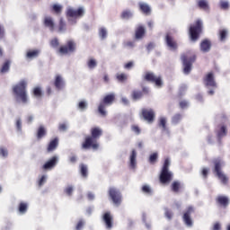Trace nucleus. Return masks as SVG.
I'll list each match as a JSON object with an SVG mask.
<instances>
[{
	"label": "nucleus",
	"instance_id": "f257e3e1",
	"mask_svg": "<svg viewBox=\"0 0 230 230\" xmlns=\"http://www.w3.org/2000/svg\"><path fill=\"white\" fill-rule=\"evenodd\" d=\"M90 134L84 137V141L82 143L83 150H89L93 148V150H98L100 147V144H98V140L101 136H103V129L100 127H93L90 129Z\"/></svg>",
	"mask_w": 230,
	"mask_h": 230
},
{
	"label": "nucleus",
	"instance_id": "f03ea898",
	"mask_svg": "<svg viewBox=\"0 0 230 230\" xmlns=\"http://www.w3.org/2000/svg\"><path fill=\"white\" fill-rule=\"evenodd\" d=\"M27 86L28 84L26 81L22 80L13 87V93L15 96L16 101L21 102L22 103H28Z\"/></svg>",
	"mask_w": 230,
	"mask_h": 230
},
{
	"label": "nucleus",
	"instance_id": "7ed1b4c3",
	"mask_svg": "<svg viewBox=\"0 0 230 230\" xmlns=\"http://www.w3.org/2000/svg\"><path fill=\"white\" fill-rule=\"evenodd\" d=\"M214 163V169L213 173L216 175V177L220 181L221 184L224 186H227L229 184V176L224 172V161L220 158H217L213 161Z\"/></svg>",
	"mask_w": 230,
	"mask_h": 230
},
{
	"label": "nucleus",
	"instance_id": "20e7f679",
	"mask_svg": "<svg viewBox=\"0 0 230 230\" xmlns=\"http://www.w3.org/2000/svg\"><path fill=\"white\" fill-rule=\"evenodd\" d=\"M197 60V55L190 50L181 55V62L183 64V73L190 75L191 73V66Z\"/></svg>",
	"mask_w": 230,
	"mask_h": 230
},
{
	"label": "nucleus",
	"instance_id": "39448f33",
	"mask_svg": "<svg viewBox=\"0 0 230 230\" xmlns=\"http://www.w3.org/2000/svg\"><path fill=\"white\" fill-rule=\"evenodd\" d=\"M203 23L200 20H196L194 24H191L189 28V35L192 42H197L200 39L202 33Z\"/></svg>",
	"mask_w": 230,
	"mask_h": 230
},
{
	"label": "nucleus",
	"instance_id": "423d86ee",
	"mask_svg": "<svg viewBox=\"0 0 230 230\" xmlns=\"http://www.w3.org/2000/svg\"><path fill=\"white\" fill-rule=\"evenodd\" d=\"M114 100H116V95L114 93H109L104 96L102 102H100L98 106L99 114L105 118V116H107V111H105V107H107V105H112V103H114Z\"/></svg>",
	"mask_w": 230,
	"mask_h": 230
},
{
	"label": "nucleus",
	"instance_id": "0eeeda50",
	"mask_svg": "<svg viewBox=\"0 0 230 230\" xmlns=\"http://www.w3.org/2000/svg\"><path fill=\"white\" fill-rule=\"evenodd\" d=\"M76 51V42L73 40H68L66 45H62L58 49L59 55H70V53H75Z\"/></svg>",
	"mask_w": 230,
	"mask_h": 230
},
{
	"label": "nucleus",
	"instance_id": "6e6552de",
	"mask_svg": "<svg viewBox=\"0 0 230 230\" xmlns=\"http://www.w3.org/2000/svg\"><path fill=\"white\" fill-rule=\"evenodd\" d=\"M143 80L155 84L156 87H163V78L155 75L154 72H146L143 76Z\"/></svg>",
	"mask_w": 230,
	"mask_h": 230
},
{
	"label": "nucleus",
	"instance_id": "1a4fd4ad",
	"mask_svg": "<svg viewBox=\"0 0 230 230\" xmlns=\"http://www.w3.org/2000/svg\"><path fill=\"white\" fill-rule=\"evenodd\" d=\"M193 213H195V208H193V206L187 207L183 213L182 219L188 227H191L193 226V220H191V215H193Z\"/></svg>",
	"mask_w": 230,
	"mask_h": 230
},
{
	"label": "nucleus",
	"instance_id": "9d476101",
	"mask_svg": "<svg viewBox=\"0 0 230 230\" xmlns=\"http://www.w3.org/2000/svg\"><path fill=\"white\" fill-rule=\"evenodd\" d=\"M109 196L115 206H119L121 204V192H119V190L111 187L109 189Z\"/></svg>",
	"mask_w": 230,
	"mask_h": 230
},
{
	"label": "nucleus",
	"instance_id": "9b49d317",
	"mask_svg": "<svg viewBox=\"0 0 230 230\" xmlns=\"http://www.w3.org/2000/svg\"><path fill=\"white\" fill-rule=\"evenodd\" d=\"M141 118L148 123H154L155 119V111L152 109L143 108L140 113Z\"/></svg>",
	"mask_w": 230,
	"mask_h": 230
},
{
	"label": "nucleus",
	"instance_id": "f8f14e48",
	"mask_svg": "<svg viewBox=\"0 0 230 230\" xmlns=\"http://www.w3.org/2000/svg\"><path fill=\"white\" fill-rule=\"evenodd\" d=\"M84 7H79L78 9L68 8L66 11L67 17H72L73 19H80V17H84Z\"/></svg>",
	"mask_w": 230,
	"mask_h": 230
},
{
	"label": "nucleus",
	"instance_id": "ddd939ff",
	"mask_svg": "<svg viewBox=\"0 0 230 230\" xmlns=\"http://www.w3.org/2000/svg\"><path fill=\"white\" fill-rule=\"evenodd\" d=\"M149 93H150V90L148 89V87L142 86V91L134 90L131 93V98L135 102H137V100H141V98H143L144 95H147V94H149Z\"/></svg>",
	"mask_w": 230,
	"mask_h": 230
},
{
	"label": "nucleus",
	"instance_id": "4468645a",
	"mask_svg": "<svg viewBox=\"0 0 230 230\" xmlns=\"http://www.w3.org/2000/svg\"><path fill=\"white\" fill-rule=\"evenodd\" d=\"M230 199L229 197L226 195H218L216 198V204L218 206V208H222L223 209H227L229 207Z\"/></svg>",
	"mask_w": 230,
	"mask_h": 230
},
{
	"label": "nucleus",
	"instance_id": "2eb2a0df",
	"mask_svg": "<svg viewBox=\"0 0 230 230\" xmlns=\"http://www.w3.org/2000/svg\"><path fill=\"white\" fill-rule=\"evenodd\" d=\"M160 182L162 184H168L173 179V174L170 171L162 170L160 172Z\"/></svg>",
	"mask_w": 230,
	"mask_h": 230
},
{
	"label": "nucleus",
	"instance_id": "dca6fc26",
	"mask_svg": "<svg viewBox=\"0 0 230 230\" xmlns=\"http://www.w3.org/2000/svg\"><path fill=\"white\" fill-rule=\"evenodd\" d=\"M203 82L206 87H214L217 88V81H215V75L213 72H209L203 78Z\"/></svg>",
	"mask_w": 230,
	"mask_h": 230
},
{
	"label": "nucleus",
	"instance_id": "f3484780",
	"mask_svg": "<svg viewBox=\"0 0 230 230\" xmlns=\"http://www.w3.org/2000/svg\"><path fill=\"white\" fill-rule=\"evenodd\" d=\"M53 85L57 89V91H62V89L66 87V82L64 81L62 75H57L55 76Z\"/></svg>",
	"mask_w": 230,
	"mask_h": 230
},
{
	"label": "nucleus",
	"instance_id": "a211bd4d",
	"mask_svg": "<svg viewBox=\"0 0 230 230\" xmlns=\"http://www.w3.org/2000/svg\"><path fill=\"white\" fill-rule=\"evenodd\" d=\"M102 221L106 226V229H112V224L114 222V217L111 212H106L102 216Z\"/></svg>",
	"mask_w": 230,
	"mask_h": 230
},
{
	"label": "nucleus",
	"instance_id": "6ab92c4d",
	"mask_svg": "<svg viewBox=\"0 0 230 230\" xmlns=\"http://www.w3.org/2000/svg\"><path fill=\"white\" fill-rule=\"evenodd\" d=\"M58 163V156H52L49 161H47L43 166L42 170H53L57 166V164Z\"/></svg>",
	"mask_w": 230,
	"mask_h": 230
},
{
	"label": "nucleus",
	"instance_id": "aec40b11",
	"mask_svg": "<svg viewBox=\"0 0 230 230\" xmlns=\"http://www.w3.org/2000/svg\"><path fill=\"white\" fill-rule=\"evenodd\" d=\"M211 40L208 39H205L201 40L199 44V49L202 53H208L211 50Z\"/></svg>",
	"mask_w": 230,
	"mask_h": 230
},
{
	"label": "nucleus",
	"instance_id": "412c9836",
	"mask_svg": "<svg viewBox=\"0 0 230 230\" xmlns=\"http://www.w3.org/2000/svg\"><path fill=\"white\" fill-rule=\"evenodd\" d=\"M183 188L184 185L180 181H174L171 184V190L172 193H181Z\"/></svg>",
	"mask_w": 230,
	"mask_h": 230
},
{
	"label": "nucleus",
	"instance_id": "4be33fe9",
	"mask_svg": "<svg viewBox=\"0 0 230 230\" xmlns=\"http://www.w3.org/2000/svg\"><path fill=\"white\" fill-rule=\"evenodd\" d=\"M165 42L168 48H170V49H173V50L177 49V41H175V40L173 39V37H172V35L166 34Z\"/></svg>",
	"mask_w": 230,
	"mask_h": 230
},
{
	"label": "nucleus",
	"instance_id": "5701e85b",
	"mask_svg": "<svg viewBox=\"0 0 230 230\" xmlns=\"http://www.w3.org/2000/svg\"><path fill=\"white\" fill-rule=\"evenodd\" d=\"M146 33V31L145 30V26L138 25L135 31V39H137V40H139L143 39V37H145Z\"/></svg>",
	"mask_w": 230,
	"mask_h": 230
},
{
	"label": "nucleus",
	"instance_id": "b1692460",
	"mask_svg": "<svg viewBox=\"0 0 230 230\" xmlns=\"http://www.w3.org/2000/svg\"><path fill=\"white\" fill-rule=\"evenodd\" d=\"M43 24L46 28H49L50 31H55V22L53 21V18L50 16H47L43 20Z\"/></svg>",
	"mask_w": 230,
	"mask_h": 230
},
{
	"label": "nucleus",
	"instance_id": "393cba45",
	"mask_svg": "<svg viewBox=\"0 0 230 230\" xmlns=\"http://www.w3.org/2000/svg\"><path fill=\"white\" fill-rule=\"evenodd\" d=\"M138 6L142 13H145L146 15H150V13L152 12V9H150V5L146 3H140Z\"/></svg>",
	"mask_w": 230,
	"mask_h": 230
},
{
	"label": "nucleus",
	"instance_id": "a878e982",
	"mask_svg": "<svg viewBox=\"0 0 230 230\" xmlns=\"http://www.w3.org/2000/svg\"><path fill=\"white\" fill-rule=\"evenodd\" d=\"M57 146H58V138H54L49 142L47 152H54V150H57Z\"/></svg>",
	"mask_w": 230,
	"mask_h": 230
},
{
	"label": "nucleus",
	"instance_id": "bb28decb",
	"mask_svg": "<svg viewBox=\"0 0 230 230\" xmlns=\"http://www.w3.org/2000/svg\"><path fill=\"white\" fill-rule=\"evenodd\" d=\"M11 64L12 61H10V59H6L0 68V73H2V75H4V73H8L10 71Z\"/></svg>",
	"mask_w": 230,
	"mask_h": 230
},
{
	"label": "nucleus",
	"instance_id": "cd10ccee",
	"mask_svg": "<svg viewBox=\"0 0 230 230\" xmlns=\"http://www.w3.org/2000/svg\"><path fill=\"white\" fill-rule=\"evenodd\" d=\"M198 6L200 10L209 12V4L208 3V0H199Z\"/></svg>",
	"mask_w": 230,
	"mask_h": 230
},
{
	"label": "nucleus",
	"instance_id": "c85d7f7f",
	"mask_svg": "<svg viewBox=\"0 0 230 230\" xmlns=\"http://www.w3.org/2000/svg\"><path fill=\"white\" fill-rule=\"evenodd\" d=\"M46 134H47L46 128H44V126H40L37 130L36 137L39 141H40L42 137H45Z\"/></svg>",
	"mask_w": 230,
	"mask_h": 230
},
{
	"label": "nucleus",
	"instance_id": "c756f323",
	"mask_svg": "<svg viewBox=\"0 0 230 230\" xmlns=\"http://www.w3.org/2000/svg\"><path fill=\"white\" fill-rule=\"evenodd\" d=\"M116 79L120 84H125V82H127V80H128V75L125 73H119L116 75Z\"/></svg>",
	"mask_w": 230,
	"mask_h": 230
},
{
	"label": "nucleus",
	"instance_id": "7c9ffc66",
	"mask_svg": "<svg viewBox=\"0 0 230 230\" xmlns=\"http://www.w3.org/2000/svg\"><path fill=\"white\" fill-rule=\"evenodd\" d=\"M227 136V128L226 126H221L220 129L217 132V137L219 139H222V137Z\"/></svg>",
	"mask_w": 230,
	"mask_h": 230
},
{
	"label": "nucleus",
	"instance_id": "2f4dec72",
	"mask_svg": "<svg viewBox=\"0 0 230 230\" xmlns=\"http://www.w3.org/2000/svg\"><path fill=\"white\" fill-rule=\"evenodd\" d=\"M136 157H137V153L135 151V149H133L130 155L131 168H136Z\"/></svg>",
	"mask_w": 230,
	"mask_h": 230
},
{
	"label": "nucleus",
	"instance_id": "473e14b6",
	"mask_svg": "<svg viewBox=\"0 0 230 230\" xmlns=\"http://www.w3.org/2000/svg\"><path fill=\"white\" fill-rule=\"evenodd\" d=\"M159 159V155L157 153H153L149 155L148 163L150 164H155Z\"/></svg>",
	"mask_w": 230,
	"mask_h": 230
},
{
	"label": "nucleus",
	"instance_id": "72a5a7b5",
	"mask_svg": "<svg viewBox=\"0 0 230 230\" xmlns=\"http://www.w3.org/2000/svg\"><path fill=\"white\" fill-rule=\"evenodd\" d=\"M158 127L163 128L164 131L168 130V128H166V118L162 117L158 120Z\"/></svg>",
	"mask_w": 230,
	"mask_h": 230
},
{
	"label": "nucleus",
	"instance_id": "f704fd0d",
	"mask_svg": "<svg viewBox=\"0 0 230 230\" xmlns=\"http://www.w3.org/2000/svg\"><path fill=\"white\" fill-rule=\"evenodd\" d=\"M79 168H80V173H81L82 177H84V178L87 177V175H88L87 165L81 164L79 165Z\"/></svg>",
	"mask_w": 230,
	"mask_h": 230
},
{
	"label": "nucleus",
	"instance_id": "c9c22d12",
	"mask_svg": "<svg viewBox=\"0 0 230 230\" xmlns=\"http://www.w3.org/2000/svg\"><path fill=\"white\" fill-rule=\"evenodd\" d=\"M182 119V114L176 113L172 118V123L174 125H177V123H181V120Z\"/></svg>",
	"mask_w": 230,
	"mask_h": 230
},
{
	"label": "nucleus",
	"instance_id": "e433bc0d",
	"mask_svg": "<svg viewBox=\"0 0 230 230\" xmlns=\"http://www.w3.org/2000/svg\"><path fill=\"white\" fill-rule=\"evenodd\" d=\"M66 23H65V22H64V19H60L59 20V23H58V31L59 32V33H62V32H64L65 31H66Z\"/></svg>",
	"mask_w": 230,
	"mask_h": 230
},
{
	"label": "nucleus",
	"instance_id": "4c0bfd02",
	"mask_svg": "<svg viewBox=\"0 0 230 230\" xmlns=\"http://www.w3.org/2000/svg\"><path fill=\"white\" fill-rule=\"evenodd\" d=\"M18 211H20V213H22V214L26 213V211H28V204L24 202H21L18 207Z\"/></svg>",
	"mask_w": 230,
	"mask_h": 230
},
{
	"label": "nucleus",
	"instance_id": "58836bf2",
	"mask_svg": "<svg viewBox=\"0 0 230 230\" xmlns=\"http://www.w3.org/2000/svg\"><path fill=\"white\" fill-rule=\"evenodd\" d=\"M87 66H88L89 69H94V67H96V66H98V62H96V59H94V58H90L87 61Z\"/></svg>",
	"mask_w": 230,
	"mask_h": 230
},
{
	"label": "nucleus",
	"instance_id": "ea45409f",
	"mask_svg": "<svg viewBox=\"0 0 230 230\" xmlns=\"http://www.w3.org/2000/svg\"><path fill=\"white\" fill-rule=\"evenodd\" d=\"M121 19H130L132 17V12L129 10L123 11L120 14Z\"/></svg>",
	"mask_w": 230,
	"mask_h": 230
},
{
	"label": "nucleus",
	"instance_id": "a19ab883",
	"mask_svg": "<svg viewBox=\"0 0 230 230\" xmlns=\"http://www.w3.org/2000/svg\"><path fill=\"white\" fill-rule=\"evenodd\" d=\"M39 56V50H30L27 52V58H35Z\"/></svg>",
	"mask_w": 230,
	"mask_h": 230
},
{
	"label": "nucleus",
	"instance_id": "79ce46f5",
	"mask_svg": "<svg viewBox=\"0 0 230 230\" xmlns=\"http://www.w3.org/2000/svg\"><path fill=\"white\" fill-rule=\"evenodd\" d=\"M33 94L36 98H40L42 96V89L40 87H35L33 89Z\"/></svg>",
	"mask_w": 230,
	"mask_h": 230
},
{
	"label": "nucleus",
	"instance_id": "37998d69",
	"mask_svg": "<svg viewBox=\"0 0 230 230\" xmlns=\"http://www.w3.org/2000/svg\"><path fill=\"white\" fill-rule=\"evenodd\" d=\"M141 190L146 195H152V188L150 186L144 185Z\"/></svg>",
	"mask_w": 230,
	"mask_h": 230
},
{
	"label": "nucleus",
	"instance_id": "c03bdc74",
	"mask_svg": "<svg viewBox=\"0 0 230 230\" xmlns=\"http://www.w3.org/2000/svg\"><path fill=\"white\" fill-rule=\"evenodd\" d=\"M131 130L134 132L137 136H139L141 134V128H139L137 125L134 124L131 126Z\"/></svg>",
	"mask_w": 230,
	"mask_h": 230
},
{
	"label": "nucleus",
	"instance_id": "a18cd8bd",
	"mask_svg": "<svg viewBox=\"0 0 230 230\" xmlns=\"http://www.w3.org/2000/svg\"><path fill=\"white\" fill-rule=\"evenodd\" d=\"M51 48H58L60 46V42L58 41V38H54L50 40Z\"/></svg>",
	"mask_w": 230,
	"mask_h": 230
},
{
	"label": "nucleus",
	"instance_id": "49530a36",
	"mask_svg": "<svg viewBox=\"0 0 230 230\" xmlns=\"http://www.w3.org/2000/svg\"><path fill=\"white\" fill-rule=\"evenodd\" d=\"M84 226H85V221H84V219H80L75 226V230L84 229Z\"/></svg>",
	"mask_w": 230,
	"mask_h": 230
},
{
	"label": "nucleus",
	"instance_id": "de8ad7c7",
	"mask_svg": "<svg viewBox=\"0 0 230 230\" xmlns=\"http://www.w3.org/2000/svg\"><path fill=\"white\" fill-rule=\"evenodd\" d=\"M99 35L102 39H107V30H105V28H101L99 30Z\"/></svg>",
	"mask_w": 230,
	"mask_h": 230
},
{
	"label": "nucleus",
	"instance_id": "09e8293b",
	"mask_svg": "<svg viewBox=\"0 0 230 230\" xmlns=\"http://www.w3.org/2000/svg\"><path fill=\"white\" fill-rule=\"evenodd\" d=\"M226 37H227V31L221 30L219 31V39H220V40H226Z\"/></svg>",
	"mask_w": 230,
	"mask_h": 230
},
{
	"label": "nucleus",
	"instance_id": "8fccbe9b",
	"mask_svg": "<svg viewBox=\"0 0 230 230\" xmlns=\"http://www.w3.org/2000/svg\"><path fill=\"white\" fill-rule=\"evenodd\" d=\"M169 168H170V159L166 158L164 160V165L162 167V170L170 171Z\"/></svg>",
	"mask_w": 230,
	"mask_h": 230
},
{
	"label": "nucleus",
	"instance_id": "3c124183",
	"mask_svg": "<svg viewBox=\"0 0 230 230\" xmlns=\"http://www.w3.org/2000/svg\"><path fill=\"white\" fill-rule=\"evenodd\" d=\"M65 193L68 195V197H71V195H73V186H67L65 189Z\"/></svg>",
	"mask_w": 230,
	"mask_h": 230
},
{
	"label": "nucleus",
	"instance_id": "603ef678",
	"mask_svg": "<svg viewBox=\"0 0 230 230\" xmlns=\"http://www.w3.org/2000/svg\"><path fill=\"white\" fill-rule=\"evenodd\" d=\"M208 173H209V169H208V168H203V169L201 170V175H202L203 179H208Z\"/></svg>",
	"mask_w": 230,
	"mask_h": 230
},
{
	"label": "nucleus",
	"instance_id": "864d4df0",
	"mask_svg": "<svg viewBox=\"0 0 230 230\" xmlns=\"http://www.w3.org/2000/svg\"><path fill=\"white\" fill-rule=\"evenodd\" d=\"M0 155H2V157H8V150L4 147H0Z\"/></svg>",
	"mask_w": 230,
	"mask_h": 230
},
{
	"label": "nucleus",
	"instance_id": "5fc2aeb1",
	"mask_svg": "<svg viewBox=\"0 0 230 230\" xmlns=\"http://www.w3.org/2000/svg\"><path fill=\"white\" fill-rule=\"evenodd\" d=\"M165 217H166V218H168V220H172V218L173 217V212H172V210H170V209H166Z\"/></svg>",
	"mask_w": 230,
	"mask_h": 230
},
{
	"label": "nucleus",
	"instance_id": "6e6d98bb",
	"mask_svg": "<svg viewBox=\"0 0 230 230\" xmlns=\"http://www.w3.org/2000/svg\"><path fill=\"white\" fill-rule=\"evenodd\" d=\"M78 108H79L81 111H84V109L87 108V103H86L84 101H81V102L78 103Z\"/></svg>",
	"mask_w": 230,
	"mask_h": 230
},
{
	"label": "nucleus",
	"instance_id": "4d7b16f0",
	"mask_svg": "<svg viewBox=\"0 0 230 230\" xmlns=\"http://www.w3.org/2000/svg\"><path fill=\"white\" fill-rule=\"evenodd\" d=\"M53 10L56 13H60V12H62V7L58 4H54Z\"/></svg>",
	"mask_w": 230,
	"mask_h": 230
},
{
	"label": "nucleus",
	"instance_id": "13d9d810",
	"mask_svg": "<svg viewBox=\"0 0 230 230\" xmlns=\"http://www.w3.org/2000/svg\"><path fill=\"white\" fill-rule=\"evenodd\" d=\"M134 67V62L129 61L124 65V69H132Z\"/></svg>",
	"mask_w": 230,
	"mask_h": 230
},
{
	"label": "nucleus",
	"instance_id": "bf43d9fd",
	"mask_svg": "<svg viewBox=\"0 0 230 230\" xmlns=\"http://www.w3.org/2000/svg\"><path fill=\"white\" fill-rule=\"evenodd\" d=\"M179 105H180L181 109H188L189 104H188L187 101H181Z\"/></svg>",
	"mask_w": 230,
	"mask_h": 230
},
{
	"label": "nucleus",
	"instance_id": "052dcab7",
	"mask_svg": "<svg viewBox=\"0 0 230 230\" xmlns=\"http://www.w3.org/2000/svg\"><path fill=\"white\" fill-rule=\"evenodd\" d=\"M220 7L223 10H227V8H229V3L226 2V1H223V2L220 3Z\"/></svg>",
	"mask_w": 230,
	"mask_h": 230
},
{
	"label": "nucleus",
	"instance_id": "680f3d73",
	"mask_svg": "<svg viewBox=\"0 0 230 230\" xmlns=\"http://www.w3.org/2000/svg\"><path fill=\"white\" fill-rule=\"evenodd\" d=\"M16 128L17 130H22V122L21 121V119H17L16 120Z\"/></svg>",
	"mask_w": 230,
	"mask_h": 230
},
{
	"label": "nucleus",
	"instance_id": "e2e57ef3",
	"mask_svg": "<svg viewBox=\"0 0 230 230\" xmlns=\"http://www.w3.org/2000/svg\"><path fill=\"white\" fill-rule=\"evenodd\" d=\"M125 48H134V41H126L124 42Z\"/></svg>",
	"mask_w": 230,
	"mask_h": 230
},
{
	"label": "nucleus",
	"instance_id": "0e129e2a",
	"mask_svg": "<svg viewBox=\"0 0 230 230\" xmlns=\"http://www.w3.org/2000/svg\"><path fill=\"white\" fill-rule=\"evenodd\" d=\"M102 80H103L104 84H109V82L111 81V79L109 78V75L104 74Z\"/></svg>",
	"mask_w": 230,
	"mask_h": 230
},
{
	"label": "nucleus",
	"instance_id": "69168bd1",
	"mask_svg": "<svg viewBox=\"0 0 230 230\" xmlns=\"http://www.w3.org/2000/svg\"><path fill=\"white\" fill-rule=\"evenodd\" d=\"M46 182V177L43 175L39 181V186H42Z\"/></svg>",
	"mask_w": 230,
	"mask_h": 230
},
{
	"label": "nucleus",
	"instance_id": "338daca9",
	"mask_svg": "<svg viewBox=\"0 0 230 230\" xmlns=\"http://www.w3.org/2000/svg\"><path fill=\"white\" fill-rule=\"evenodd\" d=\"M69 161H70V163H72L73 164H75V163H76V161H77L76 155H72V156H70V157H69Z\"/></svg>",
	"mask_w": 230,
	"mask_h": 230
},
{
	"label": "nucleus",
	"instance_id": "774afa93",
	"mask_svg": "<svg viewBox=\"0 0 230 230\" xmlns=\"http://www.w3.org/2000/svg\"><path fill=\"white\" fill-rule=\"evenodd\" d=\"M222 229L220 223H215L213 226V230H220Z\"/></svg>",
	"mask_w": 230,
	"mask_h": 230
}]
</instances>
